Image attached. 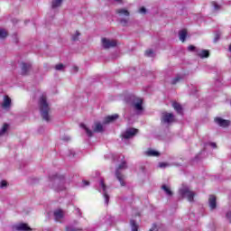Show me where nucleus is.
<instances>
[{
	"label": "nucleus",
	"instance_id": "5",
	"mask_svg": "<svg viewBox=\"0 0 231 231\" xmlns=\"http://www.w3.org/2000/svg\"><path fill=\"white\" fill-rule=\"evenodd\" d=\"M132 100V106H134V109L136 111L137 115H141V113L143 111V99L136 97H131Z\"/></svg>",
	"mask_w": 231,
	"mask_h": 231
},
{
	"label": "nucleus",
	"instance_id": "11",
	"mask_svg": "<svg viewBox=\"0 0 231 231\" xmlns=\"http://www.w3.org/2000/svg\"><path fill=\"white\" fill-rule=\"evenodd\" d=\"M116 14L119 18L129 17V15H131V13L126 8H119L116 10Z\"/></svg>",
	"mask_w": 231,
	"mask_h": 231
},
{
	"label": "nucleus",
	"instance_id": "26",
	"mask_svg": "<svg viewBox=\"0 0 231 231\" xmlns=\"http://www.w3.org/2000/svg\"><path fill=\"white\" fill-rule=\"evenodd\" d=\"M79 39H80V32L76 31V32L72 34L71 40H72L74 42H76V41H79Z\"/></svg>",
	"mask_w": 231,
	"mask_h": 231
},
{
	"label": "nucleus",
	"instance_id": "40",
	"mask_svg": "<svg viewBox=\"0 0 231 231\" xmlns=\"http://www.w3.org/2000/svg\"><path fill=\"white\" fill-rule=\"evenodd\" d=\"M149 231H158V226H156V224H153Z\"/></svg>",
	"mask_w": 231,
	"mask_h": 231
},
{
	"label": "nucleus",
	"instance_id": "14",
	"mask_svg": "<svg viewBox=\"0 0 231 231\" xmlns=\"http://www.w3.org/2000/svg\"><path fill=\"white\" fill-rule=\"evenodd\" d=\"M54 218L55 221H62L64 218V211H62V209L54 210Z\"/></svg>",
	"mask_w": 231,
	"mask_h": 231
},
{
	"label": "nucleus",
	"instance_id": "13",
	"mask_svg": "<svg viewBox=\"0 0 231 231\" xmlns=\"http://www.w3.org/2000/svg\"><path fill=\"white\" fill-rule=\"evenodd\" d=\"M3 109H10L12 107V99L8 96L4 97V100L2 102Z\"/></svg>",
	"mask_w": 231,
	"mask_h": 231
},
{
	"label": "nucleus",
	"instance_id": "19",
	"mask_svg": "<svg viewBox=\"0 0 231 231\" xmlns=\"http://www.w3.org/2000/svg\"><path fill=\"white\" fill-rule=\"evenodd\" d=\"M64 2V0H52L51 2V8L53 10L57 9V8H60L62 6V3Z\"/></svg>",
	"mask_w": 231,
	"mask_h": 231
},
{
	"label": "nucleus",
	"instance_id": "15",
	"mask_svg": "<svg viewBox=\"0 0 231 231\" xmlns=\"http://www.w3.org/2000/svg\"><path fill=\"white\" fill-rule=\"evenodd\" d=\"M145 156H150V157H155L158 158L160 156V152L154 150V149H148L144 152Z\"/></svg>",
	"mask_w": 231,
	"mask_h": 231
},
{
	"label": "nucleus",
	"instance_id": "38",
	"mask_svg": "<svg viewBox=\"0 0 231 231\" xmlns=\"http://www.w3.org/2000/svg\"><path fill=\"white\" fill-rule=\"evenodd\" d=\"M188 51H197L198 50H196V47L194 45H189L188 47Z\"/></svg>",
	"mask_w": 231,
	"mask_h": 231
},
{
	"label": "nucleus",
	"instance_id": "31",
	"mask_svg": "<svg viewBox=\"0 0 231 231\" xmlns=\"http://www.w3.org/2000/svg\"><path fill=\"white\" fill-rule=\"evenodd\" d=\"M145 55H146V57H154V51L150 49L145 51Z\"/></svg>",
	"mask_w": 231,
	"mask_h": 231
},
{
	"label": "nucleus",
	"instance_id": "12",
	"mask_svg": "<svg viewBox=\"0 0 231 231\" xmlns=\"http://www.w3.org/2000/svg\"><path fill=\"white\" fill-rule=\"evenodd\" d=\"M215 122L220 127H228V125H230V121L229 120H225L221 117H216Z\"/></svg>",
	"mask_w": 231,
	"mask_h": 231
},
{
	"label": "nucleus",
	"instance_id": "36",
	"mask_svg": "<svg viewBox=\"0 0 231 231\" xmlns=\"http://www.w3.org/2000/svg\"><path fill=\"white\" fill-rule=\"evenodd\" d=\"M55 69H57V71H62V69H64V65L62 63H60L55 66Z\"/></svg>",
	"mask_w": 231,
	"mask_h": 231
},
{
	"label": "nucleus",
	"instance_id": "43",
	"mask_svg": "<svg viewBox=\"0 0 231 231\" xmlns=\"http://www.w3.org/2000/svg\"><path fill=\"white\" fill-rule=\"evenodd\" d=\"M89 185V181L83 180V187H88Z\"/></svg>",
	"mask_w": 231,
	"mask_h": 231
},
{
	"label": "nucleus",
	"instance_id": "29",
	"mask_svg": "<svg viewBox=\"0 0 231 231\" xmlns=\"http://www.w3.org/2000/svg\"><path fill=\"white\" fill-rule=\"evenodd\" d=\"M132 231H138V226L134 220L130 221Z\"/></svg>",
	"mask_w": 231,
	"mask_h": 231
},
{
	"label": "nucleus",
	"instance_id": "28",
	"mask_svg": "<svg viewBox=\"0 0 231 231\" xmlns=\"http://www.w3.org/2000/svg\"><path fill=\"white\" fill-rule=\"evenodd\" d=\"M6 37H8V32L0 28V40L6 39Z\"/></svg>",
	"mask_w": 231,
	"mask_h": 231
},
{
	"label": "nucleus",
	"instance_id": "7",
	"mask_svg": "<svg viewBox=\"0 0 231 231\" xmlns=\"http://www.w3.org/2000/svg\"><path fill=\"white\" fill-rule=\"evenodd\" d=\"M138 134V129L136 128H128L122 134V138L124 140H129L130 138H134Z\"/></svg>",
	"mask_w": 231,
	"mask_h": 231
},
{
	"label": "nucleus",
	"instance_id": "10",
	"mask_svg": "<svg viewBox=\"0 0 231 231\" xmlns=\"http://www.w3.org/2000/svg\"><path fill=\"white\" fill-rule=\"evenodd\" d=\"M14 230L17 231H30L32 228L28 226V224L25 223H18L13 226Z\"/></svg>",
	"mask_w": 231,
	"mask_h": 231
},
{
	"label": "nucleus",
	"instance_id": "1",
	"mask_svg": "<svg viewBox=\"0 0 231 231\" xmlns=\"http://www.w3.org/2000/svg\"><path fill=\"white\" fill-rule=\"evenodd\" d=\"M47 185L54 192H64L66 190V179L64 176L59 174L51 175L49 176Z\"/></svg>",
	"mask_w": 231,
	"mask_h": 231
},
{
	"label": "nucleus",
	"instance_id": "47",
	"mask_svg": "<svg viewBox=\"0 0 231 231\" xmlns=\"http://www.w3.org/2000/svg\"><path fill=\"white\" fill-rule=\"evenodd\" d=\"M72 155L75 156V152H72Z\"/></svg>",
	"mask_w": 231,
	"mask_h": 231
},
{
	"label": "nucleus",
	"instance_id": "44",
	"mask_svg": "<svg viewBox=\"0 0 231 231\" xmlns=\"http://www.w3.org/2000/svg\"><path fill=\"white\" fill-rule=\"evenodd\" d=\"M72 71H74V73H77V71H79V67H73Z\"/></svg>",
	"mask_w": 231,
	"mask_h": 231
},
{
	"label": "nucleus",
	"instance_id": "34",
	"mask_svg": "<svg viewBox=\"0 0 231 231\" xmlns=\"http://www.w3.org/2000/svg\"><path fill=\"white\" fill-rule=\"evenodd\" d=\"M181 80V76H177L171 80V84H178Z\"/></svg>",
	"mask_w": 231,
	"mask_h": 231
},
{
	"label": "nucleus",
	"instance_id": "42",
	"mask_svg": "<svg viewBox=\"0 0 231 231\" xmlns=\"http://www.w3.org/2000/svg\"><path fill=\"white\" fill-rule=\"evenodd\" d=\"M208 145L212 147L213 149H216L217 145L216 143H209Z\"/></svg>",
	"mask_w": 231,
	"mask_h": 231
},
{
	"label": "nucleus",
	"instance_id": "23",
	"mask_svg": "<svg viewBox=\"0 0 231 231\" xmlns=\"http://www.w3.org/2000/svg\"><path fill=\"white\" fill-rule=\"evenodd\" d=\"M172 107L175 109V111L179 115H183V108L181 107V105H180V103H177V102L173 103Z\"/></svg>",
	"mask_w": 231,
	"mask_h": 231
},
{
	"label": "nucleus",
	"instance_id": "6",
	"mask_svg": "<svg viewBox=\"0 0 231 231\" xmlns=\"http://www.w3.org/2000/svg\"><path fill=\"white\" fill-rule=\"evenodd\" d=\"M102 47L105 50H109V48L116 47V40L109 39V38H102L101 39Z\"/></svg>",
	"mask_w": 231,
	"mask_h": 231
},
{
	"label": "nucleus",
	"instance_id": "35",
	"mask_svg": "<svg viewBox=\"0 0 231 231\" xmlns=\"http://www.w3.org/2000/svg\"><path fill=\"white\" fill-rule=\"evenodd\" d=\"M8 187V182L6 180H2L0 182V189H6Z\"/></svg>",
	"mask_w": 231,
	"mask_h": 231
},
{
	"label": "nucleus",
	"instance_id": "8",
	"mask_svg": "<svg viewBox=\"0 0 231 231\" xmlns=\"http://www.w3.org/2000/svg\"><path fill=\"white\" fill-rule=\"evenodd\" d=\"M99 192H102L105 198L106 205H109V195H107V186H106L103 180L99 181Z\"/></svg>",
	"mask_w": 231,
	"mask_h": 231
},
{
	"label": "nucleus",
	"instance_id": "25",
	"mask_svg": "<svg viewBox=\"0 0 231 231\" xmlns=\"http://www.w3.org/2000/svg\"><path fill=\"white\" fill-rule=\"evenodd\" d=\"M81 129H83L87 135L93 136V131H91L86 125H80Z\"/></svg>",
	"mask_w": 231,
	"mask_h": 231
},
{
	"label": "nucleus",
	"instance_id": "16",
	"mask_svg": "<svg viewBox=\"0 0 231 231\" xmlns=\"http://www.w3.org/2000/svg\"><path fill=\"white\" fill-rule=\"evenodd\" d=\"M196 53L200 59H208L210 53L207 50H198Z\"/></svg>",
	"mask_w": 231,
	"mask_h": 231
},
{
	"label": "nucleus",
	"instance_id": "24",
	"mask_svg": "<svg viewBox=\"0 0 231 231\" xmlns=\"http://www.w3.org/2000/svg\"><path fill=\"white\" fill-rule=\"evenodd\" d=\"M179 39L181 42H185V39H187V30H181L179 32Z\"/></svg>",
	"mask_w": 231,
	"mask_h": 231
},
{
	"label": "nucleus",
	"instance_id": "45",
	"mask_svg": "<svg viewBox=\"0 0 231 231\" xmlns=\"http://www.w3.org/2000/svg\"><path fill=\"white\" fill-rule=\"evenodd\" d=\"M62 140H63L64 142H69V136H65V137L62 138Z\"/></svg>",
	"mask_w": 231,
	"mask_h": 231
},
{
	"label": "nucleus",
	"instance_id": "21",
	"mask_svg": "<svg viewBox=\"0 0 231 231\" xmlns=\"http://www.w3.org/2000/svg\"><path fill=\"white\" fill-rule=\"evenodd\" d=\"M8 129H10V125L8 124H5L0 129V137L6 136V134H8Z\"/></svg>",
	"mask_w": 231,
	"mask_h": 231
},
{
	"label": "nucleus",
	"instance_id": "2",
	"mask_svg": "<svg viewBox=\"0 0 231 231\" xmlns=\"http://www.w3.org/2000/svg\"><path fill=\"white\" fill-rule=\"evenodd\" d=\"M39 105H40V113L43 120H45V122H50V106L46 101V96L42 95V97L40 98Z\"/></svg>",
	"mask_w": 231,
	"mask_h": 231
},
{
	"label": "nucleus",
	"instance_id": "9",
	"mask_svg": "<svg viewBox=\"0 0 231 231\" xmlns=\"http://www.w3.org/2000/svg\"><path fill=\"white\" fill-rule=\"evenodd\" d=\"M174 122V114L172 113H162V124H172Z\"/></svg>",
	"mask_w": 231,
	"mask_h": 231
},
{
	"label": "nucleus",
	"instance_id": "3",
	"mask_svg": "<svg viewBox=\"0 0 231 231\" xmlns=\"http://www.w3.org/2000/svg\"><path fill=\"white\" fill-rule=\"evenodd\" d=\"M125 157H124V155H119L117 162H121V163L119 164V166L117 167L116 171V176L119 181V183H121V186L124 187V185H125V183L124 182V175H121L120 171H122V169H126L127 168V163L125 162Z\"/></svg>",
	"mask_w": 231,
	"mask_h": 231
},
{
	"label": "nucleus",
	"instance_id": "27",
	"mask_svg": "<svg viewBox=\"0 0 231 231\" xmlns=\"http://www.w3.org/2000/svg\"><path fill=\"white\" fill-rule=\"evenodd\" d=\"M162 190H164L167 196H172V191L171 190V188H169L167 185H162Z\"/></svg>",
	"mask_w": 231,
	"mask_h": 231
},
{
	"label": "nucleus",
	"instance_id": "22",
	"mask_svg": "<svg viewBox=\"0 0 231 231\" xmlns=\"http://www.w3.org/2000/svg\"><path fill=\"white\" fill-rule=\"evenodd\" d=\"M94 133H102L104 131V126L100 123H95L93 126Z\"/></svg>",
	"mask_w": 231,
	"mask_h": 231
},
{
	"label": "nucleus",
	"instance_id": "33",
	"mask_svg": "<svg viewBox=\"0 0 231 231\" xmlns=\"http://www.w3.org/2000/svg\"><path fill=\"white\" fill-rule=\"evenodd\" d=\"M65 231H82V229L73 226H67Z\"/></svg>",
	"mask_w": 231,
	"mask_h": 231
},
{
	"label": "nucleus",
	"instance_id": "17",
	"mask_svg": "<svg viewBox=\"0 0 231 231\" xmlns=\"http://www.w3.org/2000/svg\"><path fill=\"white\" fill-rule=\"evenodd\" d=\"M118 119V115L115 114L112 116H107L104 119V124H111V122H115V120Z\"/></svg>",
	"mask_w": 231,
	"mask_h": 231
},
{
	"label": "nucleus",
	"instance_id": "39",
	"mask_svg": "<svg viewBox=\"0 0 231 231\" xmlns=\"http://www.w3.org/2000/svg\"><path fill=\"white\" fill-rule=\"evenodd\" d=\"M139 14H147V9H145V7H141L139 9Z\"/></svg>",
	"mask_w": 231,
	"mask_h": 231
},
{
	"label": "nucleus",
	"instance_id": "4",
	"mask_svg": "<svg viewBox=\"0 0 231 231\" xmlns=\"http://www.w3.org/2000/svg\"><path fill=\"white\" fill-rule=\"evenodd\" d=\"M179 194L181 198H185L188 201L192 202L194 201V196L196 193L189 189V186L182 185L181 188L179 189Z\"/></svg>",
	"mask_w": 231,
	"mask_h": 231
},
{
	"label": "nucleus",
	"instance_id": "20",
	"mask_svg": "<svg viewBox=\"0 0 231 231\" xmlns=\"http://www.w3.org/2000/svg\"><path fill=\"white\" fill-rule=\"evenodd\" d=\"M32 68V64L30 63H22V73L23 75H26Z\"/></svg>",
	"mask_w": 231,
	"mask_h": 231
},
{
	"label": "nucleus",
	"instance_id": "32",
	"mask_svg": "<svg viewBox=\"0 0 231 231\" xmlns=\"http://www.w3.org/2000/svg\"><path fill=\"white\" fill-rule=\"evenodd\" d=\"M160 169H166V167H171V165L167 162H159Z\"/></svg>",
	"mask_w": 231,
	"mask_h": 231
},
{
	"label": "nucleus",
	"instance_id": "18",
	"mask_svg": "<svg viewBox=\"0 0 231 231\" xmlns=\"http://www.w3.org/2000/svg\"><path fill=\"white\" fill-rule=\"evenodd\" d=\"M208 203H209L210 209L214 210L217 207L216 197L213 196V195H210L209 199H208Z\"/></svg>",
	"mask_w": 231,
	"mask_h": 231
},
{
	"label": "nucleus",
	"instance_id": "46",
	"mask_svg": "<svg viewBox=\"0 0 231 231\" xmlns=\"http://www.w3.org/2000/svg\"><path fill=\"white\" fill-rule=\"evenodd\" d=\"M114 1H116V3H119L120 5H122L123 3V0H114Z\"/></svg>",
	"mask_w": 231,
	"mask_h": 231
},
{
	"label": "nucleus",
	"instance_id": "41",
	"mask_svg": "<svg viewBox=\"0 0 231 231\" xmlns=\"http://www.w3.org/2000/svg\"><path fill=\"white\" fill-rule=\"evenodd\" d=\"M212 5H213L215 10H219V5H217V3L213 2Z\"/></svg>",
	"mask_w": 231,
	"mask_h": 231
},
{
	"label": "nucleus",
	"instance_id": "37",
	"mask_svg": "<svg viewBox=\"0 0 231 231\" xmlns=\"http://www.w3.org/2000/svg\"><path fill=\"white\" fill-rule=\"evenodd\" d=\"M221 37V32H217L215 33L214 42H217L219 38Z\"/></svg>",
	"mask_w": 231,
	"mask_h": 231
},
{
	"label": "nucleus",
	"instance_id": "30",
	"mask_svg": "<svg viewBox=\"0 0 231 231\" xmlns=\"http://www.w3.org/2000/svg\"><path fill=\"white\" fill-rule=\"evenodd\" d=\"M120 23L122 26H127L129 24V18H120Z\"/></svg>",
	"mask_w": 231,
	"mask_h": 231
}]
</instances>
